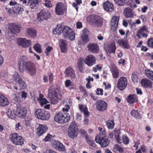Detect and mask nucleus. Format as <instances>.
Returning a JSON list of instances; mask_svg holds the SVG:
<instances>
[{
    "label": "nucleus",
    "mask_w": 153,
    "mask_h": 153,
    "mask_svg": "<svg viewBox=\"0 0 153 153\" xmlns=\"http://www.w3.org/2000/svg\"><path fill=\"white\" fill-rule=\"evenodd\" d=\"M131 79L133 82L134 83L138 82L139 80L138 76L137 73H133L131 75Z\"/></svg>",
    "instance_id": "a18cd8bd"
},
{
    "label": "nucleus",
    "mask_w": 153,
    "mask_h": 153,
    "mask_svg": "<svg viewBox=\"0 0 153 153\" xmlns=\"http://www.w3.org/2000/svg\"><path fill=\"white\" fill-rule=\"evenodd\" d=\"M96 59L92 55H89L84 60V63L89 66H91L96 63Z\"/></svg>",
    "instance_id": "f3484780"
},
{
    "label": "nucleus",
    "mask_w": 153,
    "mask_h": 153,
    "mask_svg": "<svg viewBox=\"0 0 153 153\" xmlns=\"http://www.w3.org/2000/svg\"><path fill=\"white\" fill-rule=\"evenodd\" d=\"M85 140L88 144L90 146L95 148L97 147V145L95 144V142L93 140H92L88 137H86Z\"/></svg>",
    "instance_id": "ea45409f"
},
{
    "label": "nucleus",
    "mask_w": 153,
    "mask_h": 153,
    "mask_svg": "<svg viewBox=\"0 0 153 153\" xmlns=\"http://www.w3.org/2000/svg\"><path fill=\"white\" fill-rule=\"evenodd\" d=\"M127 85V78L125 77H120L118 79L117 83V87L121 91L124 90Z\"/></svg>",
    "instance_id": "2eb2a0df"
},
{
    "label": "nucleus",
    "mask_w": 153,
    "mask_h": 153,
    "mask_svg": "<svg viewBox=\"0 0 153 153\" xmlns=\"http://www.w3.org/2000/svg\"><path fill=\"white\" fill-rule=\"evenodd\" d=\"M22 2V4L24 5H27L29 4L30 2V0H20Z\"/></svg>",
    "instance_id": "69168bd1"
},
{
    "label": "nucleus",
    "mask_w": 153,
    "mask_h": 153,
    "mask_svg": "<svg viewBox=\"0 0 153 153\" xmlns=\"http://www.w3.org/2000/svg\"><path fill=\"white\" fill-rule=\"evenodd\" d=\"M79 132L80 134V135L83 137H85L86 139V137H88L87 133L86 131L82 129H80L79 131Z\"/></svg>",
    "instance_id": "864d4df0"
},
{
    "label": "nucleus",
    "mask_w": 153,
    "mask_h": 153,
    "mask_svg": "<svg viewBox=\"0 0 153 153\" xmlns=\"http://www.w3.org/2000/svg\"><path fill=\"white\" fill-rule=\"evenodd\" d=\"M113 151L115 152L118 151L120 153H122L123 152V149L122 147L116 144L114 146L113 148Z\"/></svg>",
    "instance_id": "de8ad7c7"
},
{
    "label": "nucleus",
    "mask_w": 153,
    "mask_h": 153,
    "mask_svg": "<svg viewBox=\"0 0 153 153\" xmlns=\"http://www.w3.org/2000/svg\"><path fill=\"white\" fill-rule=\"evenodd\" d=\"M21 28V25L19 24L11 23L9 25L8 29L10 33L16 34L20 32Z\"/></svg>",
    "instance_id": "9d476101"
},
{
    "label": "nucleus",
    "mask_w": 153,
    "mask_h": 153,
    "mask_svg": "<svg viewBox=\"0 0 153 153\" xmlns=\"http://www.w3.org/2000/svg\"><path fill=\"white\" fill-rule=\"evenodd\" d=\"M9 104V102L7 98L3 95L0 94V106H5Z\"/></svg>",
    "instance_id": "c85d7f7f"
},
{
    "label": "nucleus",
    "mask_w": 153,
    "mask_h": 153,
    "mask_svg": "<svg viewBox=\"0 0 153 153\" xmlns=\"http://www.w3.org/2000/svg\"><path fill=\"white\" fill-rule=\"evenodd\" d=\"M53 49V48L51 46H48L47 48H46L45 51V53L46 54V56H48L49 53V52H50Z\"/></svg>",
    "instance_id": "13d9d810"
},
{
    "label": "nucleus",
    "mask_w": 153,
    "mask_h": 153,
    "mask_svg": "<svg viewBox=\"0 0 153 153\" xmlns=\"http://www.w3.org/2000/svg\"><path fill=\"white\" fill-rule=\"evenodd\" d=\"M31 119L28 117L25 118V125L27 127L30 126V121Z\"/></svg>",
    "instance_id": "bf43d9fd"
},
{
    "label": "nucleus",
    "mask_w": 153,
    "mask_h": 153,
    "mask_svg": "<svg viewBox=\"0 0 153 153\" xmlns=\"http://www.w3.org/2000/svg\"><path fill=\"white\" fill-rule=\"evenodd\" d=\"M140 83L143 88H152V82L146 78L143 79L141 81Z\"/></svg>",
    "instance_id": "4be33fe9"
},
{
    "label": "nucleus",
    "mask_w": 153,
    "mask_h": 153,
    "mask_svg": "<svg viewBox=\"0 0 153 153\" xmlns=\"http://www.w3.org/2000/svg\"><path fill=\"white\" fill-rule=\"evenodd\" d=\"M10 139L15 145L22 146L24 144V139L17 133H14L10 134Z\"/></svg>",
    "instance_id": "423d86ee"
},
{
    "label": "nucleus",
    "mask_w": 153,
    "mask_h": 153,
    "mask_svg": "<svg viewBox=\"0 0 153 153\" xmlns=\"http://www.w3.org/2000/svg\"><path fill=\"white\" fill-rule=\"evenodd\" d=\"M43 4L47 7L49 8L52 6L51 1L49 0H45V3Z\"/></svg>",
    "instance_id": "6e6d98bb"
},
{
    "label": "nucleus",
    "mask_w": 153,
    "mask_h": 153,
    "mask_svg": "<svg viewBox=\"0 0 153 153\" xmlns=\"http://www.w3.org/2000/svg\"><path fill=\"white\" fill-rule=\"evenodd\" d=\"M140 144V141L139 140H137L135 143L134 147L136 148V149L137 150L138 148V145Z\"/></svg>",
    "instance_id": "338daca9"
},
{
    "label": "nucleus",
    "mask_w": 153,
    "mask_h": 153,
    "mask_svg": "<svg viewBox=\"0 0 153 153\" xmlns=\"http://www.w3.org/2000/svg\"><path fill=\"white\" fill-rule=\"evenodd\" d=\"M37 33L36 30L32 27L28 28L26 30L27 36L29 37H36L37 36Z\"/></svg>",
    "instance_id": "b1692460"
},
{
    "label": "nucleus",
    "mask_w": 153,
    "mask_h": 153,
    "mask_svg": "<svg viewBox=\"0 0 153 153\" xmlns=\"http://www.w3.org/2000/svg\"><path fill=\"white\" fill-rule=\"evenodd\" d=\"M102 6L104 10L107 11L111 12L114 9L113 4L108 1L104 2Z\"/></svg>",
    "instance_id": "393cba45"
},
{
    "label": "nucleus",
    "mask_w": 153,
    "mask_h": 153,
    "mask_svg": "<svg viewBox=\"0 0 153 153\" xmlns=\"http://www.w3.org/2000/svg\"><path fill=\"white\" fill-rule=\"evenodd\" d=\"M71 81L69 79L67 80L65 82V85L66 87H68L71 84Z\"/></svg>",
    "instance_id": "e2e57ef3"
},
{
    "label": "nucleus",
    "mask_w": 153,
    "mask_h": 153,
    "mask_svg": "<svg viewBox=\"0 0 153 153\" xmlns=\"http://www.w3.org/2000/svg\"><path fill=\"white\" fill-rule=\"evenodd\" d=\"M70 119V116L68 114L59 112L55 116L54 120L56 122L63 124L68 122Z\"/></svg>",
    "instance_id": "39448f33"
},
{
    "label": "nucleus",
    "mask_w": 153,
    "mask_h": 153,
    "mask_svg": "<svg viewBox=\"0 0 153 153\" xmlns=\"http://www.w3.org/2000/svg\"><path fill=\"white\" fill-rule=\"evenodd\" d=\"M35 115L37 118L42 120L48 119L50 115L49 112L42 109H38L35 112Z\"/></svg>",
    "instance_id": "6e6552de"
},
{
    "label": "nucleus",
    "mask_w": 153,
    "mask_h": 153,
    "mask_svg": "<svg viewBox=\"0 0 153 153\" xmlns=\"http://www.w3.org/2000/svg\"><path fill=\"white\" fill-rule=\"evenodd\" d=\"M83 59H82L81 58L78 60L77 62V67L79 71L81 73H82L83 71Z\"/></svg>",
    "instance_id": "58836bf2"
},
{
    "label": "nucleus",
    "mask_w": 153,
    "mask_h": 153,
    "mask_svg": "<svg viewBox=\"0 0 153 153\" xmlns=\"http://www.w3.org/2000/svg\"><path fill=\"white\" fill-rule=\"evenodd\" d=\"M65 73L66 77H69L71 79L75 78V77L76 75L73 69L70 66L66 69Z\"/></svg>",
    "instance_id": "412c9836"
},
{
    "label": "nucleus",
    "mask_w": 153,
    "mask_h": 153,
    "mask_svg": "<svg viewBox=\"0 0 153 153\" xmlns=\"http://www.w3.org/2000/svg\"><path fill=\"white\" fill-rule=\"evenodd\" d=\"M53 146L55 149L59 151H64L65 150V146L59 142H56Z\"/></svg>",
    "instance_id": "72a5a7b5"
},
{
    "label": "nucleus",
    "mask_w": 153,
    "mask_h": 153,
    "mask_svg": "<svg viewBox=\"0 0 153 153\" xmlns=\"http://www.w3.org/2000/svg\"><path fill=\"white\" fill-rule=\"evenodd\" d=\"M87 22L97 27H101L103 24V19L100 16L94 14H91L86 18Z\"/></svg>",
    "instance_id": "20e7f679"
},
{
    "label": "nucleus",
    "mask_w": 153,
    "mask_h": 153,
    "mask_svg": "<svg viewBox=\"0 0 153 153\" xmlns=\"http://www.w3.org/2000/svg\"><path fill=\"white\" fill-rule=\"evenodd\" d=\"M125 16L127 18L133 17L134 14L131 10L129 8H126L124 10Z\"/></svg>",
    "instance_id": "473e14b6"
},
{
    "label": "nucleus",
    "mask_w": 153,
    "mask_h": 153,
    "mask_svg": "<svg viewBox=\"0 0 153 153\" xmlns=\"http://www.w3.org/2000/svg\"><path fill=\"white\" fill-rule=\"evenodd\" d=\"M83 111V112H84L85 115L88 117L89 116L90 114L88 111V108L86 107L85 108Z\"/></svg>",
    "instance_id": "0e129e2a"
},
{
    "label": "nucleus",
    "mask_w": 153,
    "mask_h": 153,
    "mask_svg": "<svg viewBox=\"0 0 153 153\" xmlns=\"http://www.w3.org/2000/svg\"><path fill=\"white\" fill-rule=\"evenodd\" d=\"M112 74L113 77L115 79L118 78L119 76V72L117 69H114L112 70Z\"/></svg>",
    "instance_id": "09e8293b"
},
{
    "label": "nucleus",
    "mask_w": 153,
    "mask_h": 153,
    "mask_svg": "<svg viewBox=\"0 0 153 153\" xmlns=\"http://www.w3.org/2000/svg\"><path fill=\"white\" fill-rule=\"evenodd\" d=\"M51 16V14L49 11L45 9L41 10L40 12L37 14L38 20L42 21L44 20H48Z\"/></svg>",
    "instance_id": "1a4fd4ad"
},
{
    "label": "nucleus",
    "mask_w": 153,
    "mask_h": 153,
    "mask_svg": "<svg viewBox=\"0 0 153 153\" xmlns=\"http://www.w3.org/2000/svg\"><path fill=\"white\" fill-rule=\"evenodd\" d=\"M106 125L109 129H112L114 126V123L112 120H108L106 122Z\"/></svg>",
    "instance_id": "a19ab883"
},
{
    "label": "nucleus",
    "mask_w": 153,
    "mask_h": 153,
    "mask_svg": "<svg viewBox=\"0 0 153 153\" xmlns=\"http://www.w3.org/2000/svg\"><path fill=\"white\" fill-rule=\"evenodd\" d=\"M22 6L20 4H17L13 7V11L14 13L18 14L23 11V9L22 7Z\"/></svg>",
    "instance_id": "2f4dec72"
},
{
    "label": "nucleus",
    "mask_w": 153,
    "mask_h": 153,
    "mask_svg": "<svg viewBox=\"0 0 153 153\" xmlns=\"http://www.w3.org/2000/svg\"><path fill=\"white\" fill-rule=\"evenodd\" d=\"M148 32L147 27L146 25H144L137 31L136 36L139 39L146 38L148 36Z\"/></svg>",
    "instance_id": "ddd939ff"
},
{
    "label": "nucleus",
    "mask_w": 153,
    "mask_h": 153,
    "mask_svg": "<svg viewBox=\"0 0 153 153\" xmlns=\"http://www.w3.org/2000/svg\"><path fill=\"white\" fill-rule=\"evenodd\" d=\"M49 76V79L50 84H52L53 79V75L52 73H50L48 74Z\"/></svg>",
    "instance_id": "4d7b16f0"
},
{
    "label": "nucleus",
    "mask_w": 153,
    "mask_h": 153,
    "mask_svg": "<svg viewBox=\"0 0 153 153\" xmlns=\"http://www.w3.org/2000/svg\"><path fill=\"white\" fill-rule=\"evenodd\" d=\"M119 19V17L114 16L112 17L110 22V28L112 31H114L116 30L118 26Z\"/></svg>",
    "instance_id": "6ab92c4d"
},
{
    "label": "nucleus",
    "mask_w": 153,
    "mask_h": 153,
    "mask_svg": "<svg viewBox=\"0 0 153 153\" xmlns=\"http://www.w3.org/2000/svg\"><path fill=\"white\" fill-rule=\"evenodd\" d=\"M78 127L75 122H73L70 125L68 131V135L70 138L74 139L78 134Z\"/></svg>",
    "instance_id": "0eeeda50"
},
{
    "label": "nucleus",
    "mask_w": 153,
    "mask_h": 153,
    "mask_svg": "<svg viewBox=\"0 0 153 153\" xmlns=\"http://www.w3.org/2000/svg\"><path fill=\"white\" fill-rule=\"evenodd\" d=\"M103 90L102 89L97 88V89L96 94L98 95H102L103 94Z\"/></svg>",
    "instance_id": "680f3d73"
},
{
    "label": "nucleus",
    "mask_w": 153,
    "mask_h": 153,
    "mask_svg": "<svg viewBox=\"0 0 153 153\" xmlns=\"http://www.w3.org/2000/svg\"><path fill=\"white\" fill-rule=\"evenodd\" d=\"M62 34L65 37L71 40H73L75 39L74 33L72 30L69 27L65 26L63 29Z\"/></svg>",
    "instance_id": "9b49d317"
},
{
    "label": "nucleus",
    "mask_w": 153,
    "mask_h": 153,
    "mask_svg": "<svg viewBox=\"0 0 153 153\" xmlns=\"http://www.w3.org/2000/svg\"><path fill=\"white\" fill-rule=\"evenodd\" d=\"M145 74L146 76L151 80H153V71L149 69L145 70Z\"/></svg>",
    "instance_id": "e433bc0d"
},
{
    "label": "nucleus",
    "mask_w": 153,
    "mask_h": 153,
    "mask_svg": "<svg viewBox=\"0 0 153 153\" xmlns=\"http://www.w3.org/2000/svg\"><path fill=\"white\" fill-rule=\"evenodd\" d=\"M116 49V47L114 44L111 43L107 48L106 52L109 53H115Z\"/></svg>",
    "instance_id": "f704fd0d"
},
{
    "label": "nucleus",
    "mask_w": 153,
    "mask_h": 153,
    "mask_svg": "<svg viewBox=\"0 0 153 153\" xmlns=\"http://www.w3.org/2000/svg\"><path fill=\"white\" fill-rule=\"evenodd\" d=\"M14 81L19 85L20 89H25L27 88V85L25 82L23 80L20 75L17 74L14 76Z\"/></svg>",
    "instance_id": "4468645a"
},
{
    "label": "nucleus",
    "mask_w": 153,
    "mask_h": 153,
    "mask_svg": "<svg viewBox=\"0 0 153 153\" xmlns=\"http://www.w3.org/2000/svg\"><path fill=\"white\" fill-rule=\"evenodd\" d=\"M87 48L89 51L94 53H98L99 50L98 45L95 43L88 44Z\"/></svg>",
    "instance_id": "5701e85b"
},
{
    "label": "nucleus",
    "mask_w": 153,
    "mask_h": 153,
    "mask_svg": "<svg viewBox=\"0 0 153 153\" xmlns=\"http://www.w3.org/2000/svg\"><path fill=\"white\" fill-rule=\"evenodd\" d=\"M27 60V58L26 56H21L18 61L19 70L22 72H23L24 70H26L28 74L33 76L36 73V67L33 63Z\"/></svg>",
    "instance_id": "f257e3e1"
},
{
    "label": "nucleus",
    "mask_w": 153,
    "mask_h": 153,
    "mask_svg": "<svg viewBox=\"0 0 153 153\" xmlns=\"http://www.w3.org/2000/svg\"><path fill=\"white\" fill-rule=\"evenodd\" d=\"M81 38L82 41L85 43H87L89 41L88 35L89 32L87 30H85L82 31Z\"/></svg>",
    "instance_id": "c756f323"
},
{
    "label": "nucleus",
    "mask_w": 153,
    "mask_h": 153,
    "mask_svg": "<svg viewBox=\"0 0 153 153\" xmlns=\"http://www.w3.org/2000/svg\"><path fill=\"white\" fill-rule=\"evenodd\" d=\"M67 44L66 41L62 39L59 40V46L62 52L65 53L67 51Z\"/></svg>",
    "instance_id": "bb28decb"
},
{
    "label": "nucleus",
    "mask_w": 153,
    "mask_h": 153,
    "mask_svg": "<svg viewBox=\"0 0 153 153\" xmlns=\"http://www.w3.org/2000/svg\"><path fill=\"white\" fill-rule=\"evenodd\" d=\"M49 91L48 97L50 98L51 103L53 104H57L62 97V95L59 93L58 89L54 88L52 90L51 88H50Z\"/></svg>",
    "instance_id": "7ed1b4c3"
},
{
    "label": "nucleus",
    "mask_w": 153,
    "mask_h": 153,
    "mask_svg": "<svg viewBox=\"0 0 153 153\" xmlns=\"http://www.w3.org/2000/svg\"><path fill=\"white\" fill-rule=\"evenodd\" d=\"M96 108L97 110L100 111L105 110L107 107V104L105 101L102 100L97 101L96 103Z\"/></svg>",
    "instance_id": "dca6fc26"
},
{
    "label": "nucleus",
    "mask_w": 153,
    "mask_h": 153,
    "mask_svg": "<svg viewBox=\"0 0 153 153\" xmlns=\"http://www.w3.org/2000/svg\"><path fill=\"white\" fill-rule=\"evenodd\" d=\"M41 0H31L30 4V7L32 9H33L38 4Z\"/></svg>",
    "instance_id": "c03bdc74"
},
{
    "label": "nucleus",
    "mask_w": 153,
    "mask_h": 153,
    "mask_svg": "<svg viewBox=\"0 0 153 153\" xmlns=\"http://www.w3.org/2000/svg\"><path fill=\"white\" fill-rule=\"evenodd\" d=\"M119 45L126 49L129 48L130 46L127 40L122 39L119 42Z\"/></svg>",
    "instance_id": "c9c22d12"
},
{
    "label": "nucleus",
    "mask_w": 153,
    "mask_h": 153,
    "mask_svg": "<svg viewBox=\"0 0 153 153\" xmlns=\"http://www.w3.org/2000/svg\"><path fill=\"white\" fill-rule=\"evenodd\" d=\"M128 103L132 104L138 102V97L135 94H130L127 98Z\"/></svg>",
    "instance_id": "cd10ccee"
},
{
    "label": "nucleus",
    "mask_w": 153,
    "mask_h": 153,
    "mask_svg": "<svg viewBox=\"0 0 153 153\" xmlns=\"http://www.w3.org/2000/svg\"><path fill=\"white\" fill-rule=\"evenodd\" d=\"M131 115L137 119H140L141 118V115L137 110H133L131 112Z\"/></svg>",
    "instance_id": "4c0bfd02"
},
{
    "label": "nucleus",
    "mask_w": 153,
    "mask_h": 153,
    "mask_svg": "<svg viewBox=\"0 0 153 153\" xmlns=\"http://www.w3.org/2000/svg\"><path fill=\"white\" fill-rule=\"evenodd\" d=\"M34 50L38 53H41L42 50L40 47V45L38 44H36L33 47Z\"/></svg>",
    "instance_id": "3c124183"
},
{
    "label": "nucleus",
    "mask_w": 153,
    "mask_h": 153,
    "mask_svg": "<svg viewBox=\"0 0 153 153\" xmlns=\"http://www.w3.org/2000/svg\"><path fill=\"white\" fill-rule=\"evenodd\" d=\"M20 97L18 96H16L14 99V100L15 101L14 103L16 104H19L20 102Z\"/></svg>",
    "instance_id": "052dcab7"
},
{
    "label": "nucleus",
    "mask_w": 153,
    "mask_h": 153,
    "mask_svg": "<svg viewBox=\"0 0 153 153\" xmlns=\"http://www.w3.org/2000/svg\"><path fill=\"white\" fill-rule=\"evenodd\" d=\"M115 2L119 6H124L126 4V0H114Z\"/></svg>",
    "instance_id": "8fccbe9b"
},
{
    "label": "nucleus",
    "mask_w": 153,
    "mask_h": 153,
    "mask_svg": "<svg viewBox=\"0 0 153 153\" xmlns=\"http://www.w3.org/2000/svg\"><path fill=\"white\" fill-rule=\"evenodd\" d=\"M27 113V110L25 108L18 107L16 110V116L19 118H25Z\"/></svg>",
    "instance_id": "aec40b11"
},
{
    "label": "nucleus",
    "mask_w": 153,
    "mask_h": 153,
    "mask_svg": "<svg viewBox=\"0 0 153 153\" xmlns=\"http://www.w3.org/2000/svg\"><path fill=\"white\" fill-rule=\"evenodd\" d=\"M147 45L151 48H153V37L148 39L147 41Z\"/></svg>",
    "instance_id": "49530a36"
},
{
    "label": "nucleus",
    "mask_w": 153,
    "mask_h": 153,
    "mask_svg": "<svg viewBox=\"0 0 153 153\" xmlns=\"http://www.w3.org/2000/svg\"><path fill=\"white\" fill-rule=\"evenodd\" d=\"M53 136L50 134H48L43 139V140L45 142H47L51 140Z\"/></svg>",
    "instance_id": "5fc2aeb1"
},
{
    "label": "nucleus",
    "mask_w": 153,
    "mask_h": 153,
    "mask_svg": "<svg viewBox=\"0 0 153 153\" xmlns=\"http://www.w3.org/2000/svg\"><path fill=\"white\" fill-rule=\"evenodd\" d=\"M66 11V7L63 3L58 2L56 4L55 12L58 15H63Z\"/></svg>",
    "instance_id": "f8f14e48"
},
{
    "label": "nucleus",
    "mask_w": 153,
    "mask_h": 153,
    "mask_svg": "<svg viewBox=\"0 0 153 153\" xmlns=\"http://www.w3.org/2000/svg\"><path fill=\"white\" fill-rule=\"evenodd\" d=\"M17 42L19 46L23 48L28 47L31 45L30 41L27 40L26 38L18 39Z\"/></svg>",
    "instance_id": "a211bd4d"
},
{
    "label": "nucleus",
    "mask_w": 153,
    "mask_h": 153,
    "mask_svg": "<svg viewBox=\"0 0 153 153\" xmlns=\"http://www.w3.org/2000/svg\"><path fill=\"white\" fill-rule=\"evenodd\" d=\"M64 26L62 24H59L57 25L56 28L53 29V34L56 35H59L60 33H63V29Z\"/></svg>",
    "instance_id": "7c9ffc66"
},
{
    "label": "nucleus",
    "mask_w": 153,
    "mask_h": 153,
    "mask_svg": "<svg viewBox=\"0 0 153 153\" xmlns=\"http://www.w3.org/2000/svg\"><path fill=\"white\" fill-rule=\"evenodd\" d=\"M27 94L26 92L24 91H23L22 92V98H24V99H25L27 97Z\"/></svg>",
    "instance_id": "774afa93"
},
{
    "label": "nucleus",
    "mask_w": 153,
    "mask_h": 153,
    "mask_svg": "<svg viewBox=\"0 0 153 153\" xmlns=\"http://www.w3.org/2000/svg\"><path fill=\"white\" fill-rule=\"evenodd\" d=\"M125 145H127L129 143V139L126 136L123 135L122 137V142Z\"/></svg>",
    "instance_id": "603ef678"
},
{
    "label": "nucleus",
    "mask_w": 153,
    "mask_h": 153,
    "mask_svg": "<svg viewBox=\"0 0 153 153\" xmlns=\"http://www.w3.org/2000/svg\"><path fill=\"white\" fill-rule=\"evenodd\" d=\"M95 140L97 143L99 144L102 148L106 147L110 143V140L106 135L105 130H103L97 134L95 137Z\"/></svg>",
    "instance_id": "f03ea898"
},
{
    "label": "nucleus",
    "mask_w": 153,
    "mask_h": 153,
    "mask_svg": "<svg viewBox=\"0 0 153 153\" xmlns=\"http://www.w3.org/2000/svg\"><path fill=\"white\" fill-rule=\"evenodd\" d=\"M48 129V127L46 125L39 124L37 128V134L38 136L42 135L45 133Z\"/></svg>",
    "instance_id": "a878e982"
},
{
    "label": "nucleus",
    "mask_w": 153,
    "mask_h": 153,
    "mask_svg": "<svg viewBox=\"0 0 153 153\" xmlns=\"http://www.w3.org/2000/svg\"><path fill=\"white\" fill-rule=\"evenodd\" d=\"M42 96L41 95H40L38 100L41 106H42L44 105L49 103V102L46 98H42L41 97Z\"/></svg>",
    "instance_id": "79ce46f5"
},
{
    "label": "nucleus",
    "mask_w": 153,
    "mask_h": 153,
    "mask_svg": "<svg viewBox=\"0 0 153 153\" xmlns=\"http://www.w3.org/2000/svg\"><path fill=\"white\" fill-rule=\"evenodd\" d=\"M8 116L10 118L13 119L16 116V110L12 111L10 109L7 113Z\"/></svg>",
    "instance_id": "37998d69"
}]
</instances>
